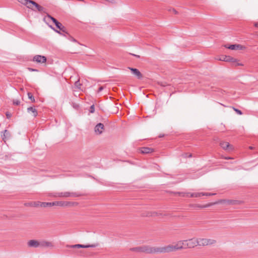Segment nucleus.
<instances>
[{"label":"nucleus","instance_id":"f257e3e1","mask_svg":"<svg viewBox=\"0 0 258 258\" xmlns=\"http://www.w3.org/2000/svg\"><path fill=\"white\" fill-rule=\"evenodd\" d=\"M199 245L198 238H191L179 241L176 245H168L164 247V253L170 252L183 248H191Z\"/></svg>","mask_w":258,"mask_h":258},{"label":"nucleus","instance_id":"f03ea898","mask_svg":"<svg viewBox=\"0 0 258 258\" xmlns=\"http://www.w3.org/2000/svg\"><path fill=\"white\" fill-rule=\"evenodd\" d=\"M131 250L136 252H143L146 253H164V247H151L149 246H143L134 247L131 249Z\"/></svg>","mask_w":258,"mask_h":258},{"label":"nucleus","instance_id":"7ed1b4c3","mask_svg":"<svg viewBox=\"0 0 258 258\" xmlns=\"http://www.w3.org/2000/svg\"><path fill=\"white\" fill-rule=\"evenodd\" d=\"M85 195L83 193L80 192H69V191H65V192H55L53 196L55 197H59V198H68V197H72V198H76Z\"/></svg>","mask_w":258,"mask_h":258},{"label":"nucleus","instance_id":"20e7f679","mask_svg":"<svg viewBox=\"0 0 258 258\" xmlns=\"http://www.w3.org/2000/svg\"><path fill=\"white\" fill-rule=\"evenodd\" d=\"M29 4H30L31 8H29V9H31L32 11H38V12L41 13H45V9L44 7L38 5L35 2L32 0L31 2H29Z\"/></svg>","mask_w":258,"mask_h":258},{"label":"nucleus","instance_id":"39448f33","mask_svg":"<svg viewBox=\"0 0 258 258\" xmlns=\"http://www.w3.org/2000/svg\"><path fill=\"white\" fill-rule=\"evenodd\" d=\"M198 242L199 245L204 246L214 244L216 242V241L213 239L199 238Z\"/></svg>","mask_w":258,"mask_h":258},{"label":"nucleus","instance_id":"423d86ee","mask_svg":"<svg viewBox=\"0 0 258 258\" xmlns=\"http://www.w3.org/2000/svg\"><path fill=\"white\" fill-rule=\"evenodd\" d=\"M99 245V244L98 243H94L92 244H87V245H84V244H77L74 245H67L66 247L68 248H89V247H95Z\"/></svg>","mask_w":258,"mask_h":258},{"label":"nucleus","instance_id":"0eeeda50","mask_svg":"<svg viewBox=\"0 0 258 258\" xmlns=\"http://www.w3.org/2000/svg\"><path fill=\"white\" fill-rule=\"evenodd\" d=\"M55 25L56 26L57 28H58L60 30V31L55 30L56 32H57V33H58L60 35H62L63 36H65V35L63 34L62 33H64L65 34H68L66 27L64 26H63L61 23H60L58 21L55 24Z\"/></svg>","mask_w":258,"mask_h":258},{"label":"nucleus","instance_id":"6e6552de","mask_svg":"<svg viewBox=\"0 0 258 258\" xmlns=\"http://www.w3.org/2000/svg\"><path fill=\"white\" fill-rule=\"evenodd\" d=\"M220 146L223 150L226 151H230L233 150V146L227 142L221 141L220 143Z\"/></svg>","mask_w":258,"mask_h":258},{"label":"nucleus","instance_id":"1a4fd4ad","mask_svg":"<svg viewBox=\"0 0 258 258\" xmlns=\"http://www.w3.org/2000/svg\"><path fill=\"white\" fill-rule=\"evenodd\" d=\"M47 60L46 57L45 56L36 55H35L33 58V61L37 63H45Z\"/></svg>","mask_w":258,"mask_h":258},{"label":"nucleus","instance_id":"9d476101","mask_svg":"<svg viewBox=\"0 0 258 258\" xmlns=\"http://www.w3.org/2000/svg\"><path fill=\"white\" fill-rule=\"evenodd\" d=\"M104 130V125L103 123H97L94 128V131L96 134H101Z\"/></svg>","mask_w":258,"mask_h":258},{"label":"nucleus","instance_id":"9b49d317","mask_svg":"<svg viewBox=\"0 0 258 258\" xmlns=\"http://www.w3.org/2000/svg\"><path fill=\"white\" fill-rule=\"evenodd\" d=\"M27 245L29 247L37 248L40 247V241L36 240H30L28 241Z\"/></svg>","mask_w":258,"mask_h":258},{"label":"nucleus","instance_id":"f8f14e48","mask_svg":"<svg viewBox=\"0 0 258 258\" xmlns=\"http://www.w3.org/2000/svg\"><path fill=\"white\" fill-rule=\"evenodd\" d=\"M128 69L131 71L132 74L135 75L138 79H141L143 78L142 74L137 69L129 67Z\"/></svg>","mask_w":258,"mask_h":258},{"label":"nucleus","instance_id":"ddd939ff","mask_svg":"<svg viewBox=\"0 0 258 258\" xmlns=\"http://www.w3.org/2000/svg\"><path fill=\"white\" fill-rule=\"evenodd\" d=\"M40 247H53L54 245L52 242L46 241V240H42L40 241Z\"/></svg>","mask_w":258,"mask_h":258},{"label":"nucleus","instance_id":"4468645a","mask_svg":"<svg viewBox=\"0 0 258 258\" xmlns=\"http://www.w3.org/2000/svg\"><path fill=\"white\" fill-rule=\"evenodd\" d=\"M140 152L142 154H146L154 152V149L149 147H142L139 149Z\"/></svg>","mask_w":258,"mask_h":258},{"label":"nucleus","instance_id":"2eb2a0df","mask_svg":"<svg viewBox=\"0 0 258 258\" xmlns=\"http://www.w3.org/2000/svg\"><path fill=\"white\" fill-rule=\"evenodd\" d=\"M225 46L226 48L231 50L241 49L242 47V46L240 44H232L229 46L225 45Z\"/></svg>","mask_w":258,"mask_h":258},{"label":"nucleus","instance_id":"dca6fc26","mask_svg":"<svg viewBox=\"0 0 258 258\" xmlns=\"http://www.w3.org/2000/svg\"><path fill=\"white\" fill-rule=\"evenodd\" d=\"M3 133V135H2V139L5 142L6 140L9 139L10 138L11 134L7 130H5Z\"/></svg>","mask_w":258,"mask_h":258},{"label":"nucleus","instance_id":"f3484780","mask_svg":"<svg viewBox=\"0 0 258 258\" xmlns=\"http://www.w3.org/2000/svg\"><path fill=\"white\" fill-rule=\"evenodd\" d=\"M27 111L29 113H32L33 114L32 115L34 117H36L38 115L37 110L32 106L28 107L27 108Z\"/></svg>","mask_w":258,"mask_h":258},{"label":"nucleus","instance_id":"a211bd4d","mask_svg":"<svg viewBox=\"0 0 258 258\" xmlns=\"http://www.w3.org/2000/svg\"><path fill=\"white\" fill-rule=\"evenodd\" d=\"M53 202H41L40 203V206L41 207H52L54 206V204Z\"/></svg>","mask_w":258,"mask_h":258},{"label":"nucleus","instance_id":"6ab92c4d","mask_svg":"<svg viewBox=\"0 0 258 258\" xmlns=\"http://www.w3.org/2000/svg\"><path fill=\"white\" fill-rule=\"evenodd\" d=\"M19 2L21 3L22 4L25 5L28 9L29 8H31L30 6V4H29L30 2H31L32 0H17Z\"/></svg>","mask_w":258,"mask_h":258},{"label":"nucleus","instance_id":"aec40b11","mask_svg":"<svg viewBox=\"0 0 258 258\" xmlns=\"http://www.w3.org/2000/svg\"><path fill=\"white\" fill-rule=\"evenodd\" d=\"M219 59L221 61L229 62V60H231V58H230V56L223 55L221 56Z\"/></svg>","mask_w":258,"mask_h":258},{"label":"nucleus","instance_id":"412c9836","mask_svg":"<svg viewBox=\"0 0 258 258\" xmlns=\"http://www.w3.org/2000/svg\"><path fill=\"white\" fill-rule=\"evenodd\" d=\"M54 206L66 207V202L56 201L54 202Z\"/></svg>","mask_w":258,"mask_h":258},{"label":"nucleus","instance_id":"4be33fe9","mask_svg":"<svg viewBox=\"0 0 258 258\" xmlns=\"http://www.w3.org/2000/svg\"><path fill=\"white\" fill-rule=\"evenodd\" d=\"M226 203L229 205H236L239 204L240 203V202L236 200H227Z\"/></svg>","mask_w":258,"mask_h":258},{"label":"nucleus","instance_id":"5701e85b","mask_svg":"<svg viewBox=\"0 0 258 258\" xmlns=\"http://www.w3.org/2000/svg\"><path fill=\"white\" fill-rule=\"evenodd\" d=\"M82 84L80 82L79 80H78L75 83V87L76 89L81 90Z\"/></svg>","mask_w":258,"mask_h":258},{"label":"nucleus","instance_id":"b1692460","mask_svg":"<svg viewBox=\"0 0 258 258\" xmlns=\"http://www.w3.org/2000/svg\"><path fill=\"white\" fill-rule=\"evenodd\" d=\"M78 203L72 202H66V207H70L77 205Z\"/></svg>","mask_w":258,"mask_h":258},{"label":"nucleus","instance_id":"393cba45","mask_svg":"<svg viewBox=\"0 0 258 258\" xmlns=\"http://www.w3.org/2000/svg\"><path fill=\"white\" fill-rule=\"evenodd\" d=\"M208 206H209V205L202 206V205H201L199 204H195V205H190V207H198V208H206V207H208Z\"/></svg>","mask_w":258,"mask_h":258},{"label":"nucleus","instance_id":"a878e982","mask_svg":"<svg viewBox=\"0 0 258 258\" xmlns=\"http://www.w3.org/2000/svg\"><path fill=\"white\" fill-rule=\"evenodd\" d=\"M27 95H28V98L31 100V101L32 102H35V98L31 93L28 92Z\"/></svg>","mask_w":258,"mask_h":258},{"label":"nucleus","instance_id":"bb28decb","mask_svg":"<svg viewBox=\"0 0 258 258\" xmlns=\"http://www.w3.org/2000/svg\"><path fill=\"white\" fill-rule=\"evenodd\" d=\"M162 214L161 213H158L157 212H153L152 213H151V215H150L149 216H162Z\"/></svg>","mask_w":258,"mask_h":258},{"label":"nucleus","instance_id":"cd10ccee","mask_svg":"<svg viewBox=\"0 0 258 258\" xmlns=\"http://www.w3.org/2000/svg\"><path fill=\"white\" fill-rule=\"evenodd\" d=\"M47 17L52 21L54 24H55L58 22L56 19L48 14L47 15Z\"/></svg>","mask_w":258,"mask_h":258},{"label":"nucleus","instance_id":"c85d7f7f","mask_svg":"<svg viewBox=\"0 0 258 258\" xmlns=\"http://www.w3.org/2000/svg\"><path fill=\"white\" fill-rule=\"evenodd\" d=\"M202 196H211L215 195V194L214 193H209V192H202Z\"/></svg>","mask_w":258,"mask_h":258},{"label":"nucleus","instance_id":"c756f323","mask_svg":"<svg viewBox=\"0 0 258 258\" xmlns=\"http://www.w3.org/2000/svg\"><path fill=\"white\" fill-rule=\"evenodd\" d=\"M89 112L91 113H93L95 112V106L94 105H92L90 106Z\"/></svg>","mask_w":258,"mask_h":258},{"label":"nucleus","instance_id":"7c9ffc66","mask_svg":"<svg viewBox=\"0 0 258 258\" xmlns=\"http://www.w3.org/2000/svg\"><path fill=\"white\" fill-rule=\"evenodd\" d=\"M194 197L195 198H199L202 196V192H195L194 193Z\"/></svg>","mask_w":258,"mask_h":258},{"label":"nucleus","instance_id":"2f4dec72","mask_svg":"<svg viewBox=\"0 0 258 258\" xmlns=\"http://www.w3.org/2000/svg\"><path fill=\"white\" fill-rule=\"evenodd\" d=\"M175 194H177V195H178L179 196L184 197H185L186 192H176Z\"/></svg>","mask_w":258,"mask_h":258},{"label":"nucleus","instance_id":"473e14b6","mask_svg":"<svg viewBox=\"0 0 258 258\" xmlns=\"http://www.w3.org/2000/svg\"><path fill=\"white\" fill-rule=\"evenodd\" d=\"M13 104L15 105H19L20 104V101L18 100H13Z\"/></svg>","mask_w":258,"mask_h":258},{"label":"nucleus","instance_id":"72a5a7b5","mask_svg":"<svg viewBox=\"0 0 258 258\" xmlns=\"http://www.w3.org/2000/svg\"><path fill=\"white\" fill-rule=\"evenodd\" d=\"M233 109L238 114H239V115L242 114V111L241 110H239L238 109H236L235 108H233Z\"/></svg>","mask_w":258,"mask_h":258},{"label":"nucleus","instance_id":"f704fd0d","mask_svg":"<svg viewBox=\"0 0 258 258\" xmlns=\"http://www.w3.org/2000/svg\"><path fill=\"white\" fill-rule=\"evenodd\" d=\"M232 65L234 67L243 66L242 63L237 62V60H236V62L233 63Z\"/></svg>","mask_w":258,"mask_h":258},{"label":"nucleus","instance_id":"c9c22d12","mask_svg":"<svg viewBox=\"0 0 258 258\" xmlns=\"http://www.w3.org/2000/svg\"><path fill=\"white\" fill-rule=\"evenodd\" d=\"M230 58H231V60H229V62H231L232 64L235 63V62H236V60L237 59L233 58V57H232L230 56Z\"/></svg>","mask_w":258,"mask_h":258},{"label":"nucleus","instance_id":"e433bc0d","mask_svg":"<svg viewBox=\"0 0 258 258\" xmlns=\"http://www.w3.org/2000/svg\"><path fill=\"white\" fill-rule=\"evenodd\" d=\"M69 39H70L71 41H73V42H77V41L75 38H74L73 37H72V36H70Z\"/></svg>","mask_w":258,"mask_h":258},{"label":"nucleus","instance_id":"4c0bfd02","mask_svg":"<svg viewBox=\"0 0 258 258\" xmlns=\"http://www.w3.org/2000/svg\"><path fill=\"white\" fill-rule=\"evenodd\" d=\"M104 89V87L103 86H101L98 89V92H100L101 91H102Z\"/></svg>","mask_w":258,"mask_h":258},{"label":"nucleus","instance_id":"58836bf2","mask_svg":"<svg viewBox=\"0 0 258 258\" xmlns=\"http://www.w3.org/2000/svg\"><path fill=\"white\" fill-rule=\"evenodd\" d=\"M28 70L31 72H34V71H38L36 69H32V68H28Z\"/></svg>","mask_w":258,"mask_h":258},{"label":"nucleus","instance_id":"ea45409f","mask_svg":"<svg viewBox=\"0 0 258 258\" xmlns=\"http://www.w3.org/2000/svg\"><path fill=\"white\" fill-rule=\"evenodd\" d=\"M6 116H7L8 118H10L11 115L10 113H9L8 112H7L6 113Z\"/></svg>","mask_w":258,"mask_h":258},{"label":"nucleus","instance_id":"a19ab883","mask_svg":"<svg viewBox=\"0 0 258 258\" xmlns=\"http://www.w3.org/2000/svg\"><path fill=\"white\" fill-rule=\"evenodd\" d=\"M223 158L225 159H232V158H231L230 157H223Z\"/></svg>","mask_w":258,"mask_h":258},{"label":"nucleus","instance_id":"79ce46f5","mask_svg":"<svg viewBox=\"0 0 258 258\" xmlns=\"http://www.w3.org/2000/svg\"><path fill=\"white\" fill-rule=\"evenodd\" d=\"M189 197H191V198H194V193H190L189 194Z\"/></svg>","mask_w":258,"mask_h":258},{"label":"nucleus","instance_id":"37998d69","mask_svg":"<svg viewBox=\"0 0 258 258\" xmlns=\"http://www.w3.org/2000/svg\"><path fill=\"white\" fill-rule=\"evenodd\" d=\"M190 192H186L185 197H189V194Z\"/></svg>","mask_w":258,"mask_h":258},{"label":"nucleus","instance_id":"c03bdc74","mask_svg":"<svg viewBox=\"0 0 258 258\" xmlns=\"http://www.w3.org/2000/svg\"><path fill=\"white\" fill-rule=\"evenodd\" d=\"M172 11L174 13V14H177V11L175 10V9H172Z\"/></svg>","mask_w":258,"mask_h":258},{"label":"nucleus","instance_id":"a18cd8bd","mask_svg":"<svg viewBox=\"0 0 258 258\" xmlns=\"http://www.w3.org/2000/svg\"><path fill=\"white\" fill-rule=\"evenodd\" d=\"M254 26H255V27H257V28H258V23H255Z\"/></svg>","mask_w":258,"mask_h":258},{"label":"nucleus","instance_id":"49530a36","mask_svg":"<svg viewBox=\"0 0 258 258\" xmlns=\"http://www.w3.org/2000/svg\"><path fill=\"white\" fill-rule=\"evenodd\" d=\"M249 148L250 149H252L253 148V147H252V146H249Z\"/></svg>","mask_w":258,"mask_h":258},{"label":"nucleus","instance_id":"de8ad7c7","mask_svg":"<svg viewBox=\"0 0 258 258\" xmlns=\"http://www.w3.org/2000/svg\"><path fill=\"white\" fill-rule=\"evenodd\" d=\"M163 137V135H159V138H161V137Z\"/></svg>","mask_w":258,"mask_h":258},{"label":"nucleus","instance_id":"09e8293b","mask_svg":"<svg viewBox=\"0 0 258 258\" xmlns=\"http://www.w3.org/2000/svg\"><path fill=\"white\" fill-rule=\"evenodd\" d=\"M188 157H191V154H190Z\"/></svg>","mask_w":258,"mask_h":258},{"label":"nucleus","instance_id":"8fccbe9b","mask_svg":"<svg viewBox=\"0 0 258 258\" xmlns=\"http://www.w3.org/2000/svg\"><path fill=\"white\" fill-rule=\"evenodd\" d=\"M137 57H140V56L139 55H136Z\"/></svg>","mask_w":258,"mask_h":258},{"label":"nucleus","instance_id":"3c124183","mask_svg":"<svg viewBox=\"0 0 258 258\" xmlns=\"http://www.w3.org/2000/svg\"><path fill=\"white\" fill-rule=\"evenodd\" d=\"M164 216H168V214H164Z\"/></svg>","mask_w":258,"mask_h":258}]
</instances>
